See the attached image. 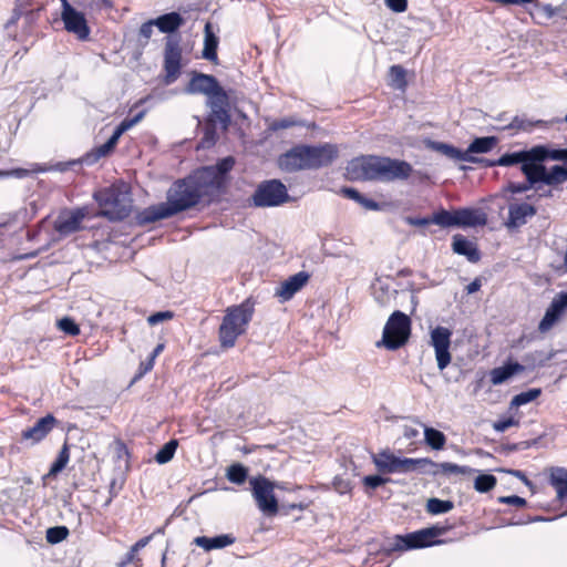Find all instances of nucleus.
<instances>
[{"mask_svg":"<svg viewBox=\"0 0 567 567\" xmlns=\"http://www.w3.org/2000/svg\"><path fill=\"white\" fill-rule=\"evenodd\" d=\"M209 171H196L194 174L176 181L167 190L166 203L152 205L136 216L137 224L145 226L196 206L202 199L213 197L215 187Z\"/></svg>","mask_w":567,"mask_h":567,"instance_id":"f257e3e1","label":"nucleus"},{"mask_svg":"<svg viewBox=\"0 0 567 567\" xmlns=\"http://www.w3.org/2000/svg\"><path fill=\"white\" fill-rule=\"evenodd\" d=\"M346 171L352 181L392 182L409 178L412 166L404 161L365 155L350 161Z\"/></svg>","mask_w":567,"mask_h":567,"instance_id":"f03ea898","label":"nucleus"},{"mask_svg":"<svg viewBox=\"0 0 567 567\" xmlns=\"http://www.w3.org/2000/svg\"><path fill=\"white\" fill-rule=\"evenodd\" d=\"M101 212L110 220H123L132 210V198L124 186L112 185L94 193Z\"/></svg>","mask_w":567,"mask_h":567,"instance_id":"7ed1b4c3","label":"nucleus"},{"mask_svg":"<svg viewBox=\"0 0 567 567\" xmlns=\"http://www.w3.org/2000/svg\"><path fill=\"white\" fill-rule=\"evenodd\" d=\"M410 332V318L399 310L394 311L384 326L381 342L377 344L382 343L389 350H396L408 342Z\"/></svg>","mask_w":567,"mask_h":567,"instance_id":"20e7f679","label":"nucleus"},{"mask_svg":"<svg viewBox=\"0 0 567 567\" xmlns=\"http://www.w3.org/2000/svg\"><path fill=\"white\" fill-rule=\"evenodd\" d=\"M372 458L378 471L384 474L414 472L421 470L422 463H431L430 458H401L390 451L374 454Z\"/></svg>","mask_w":567,"mask_h":567,"instance_id":"39448f33","label":"nucleus"},{"mask_svg":"<svg viewBox=\"0 0 567 567\" xmlns=\"http://www.w3.org/2000/svg\"><path fill=\"white\" fill-rule=\"evenodd\" d=\"M249 483L258 508L267 516L276 515L278 513V501L274 494V483L262 475L251 477Z\"/></svg>","mask_w":567,"mask_h":567,"instance_id":"423d86ee","label":"nucleus"},{"mask_svg":"<svg viewBox=\"0 0 567 567\" xmlns=\"http://www.w3.org/2000/svg\"><path fill=\"white\" fill-rule=\"evenodd\" d=\"M289 195L286 186L278 179L262 182L255 190L251 200L256 207H274L286 203Z\"/></svg>","mask_w":567,"mask_h":567,"instance_id":"0eeeda50","label":"nucleus"},{"mask_svg":"<svg viewBox=\"0 0 567 567\" xmlns=\"http://www.w3.org/2000/svg\"><path fill=\"white\" fill-rule=\"evenodd\" d=\"M61 1V20L63 21L64 29L74 35L79 40H87L90 37V27L86 21V13L73 8L69 0Z\"/></svg>","mask_w":567,"mask_h":567,"instance_id":"6e6552de","label":"nucleus"},{"mask_svg":"<svg viewBox=\"0 0 567 567\" xmlns=\"http://www.w3.org/2000/svg\"><path fill=\"white\" fill-rule=\"evenodd\" d=\"M182 48L179 39L167 37L164 49L165 84L174 83L181 74Z\"/></svg>","mask_w":567,"mask_h":567,"instance_id":"1a4fd4ad","label":"nucleus"},{"mask_svg":"<svg viewBox=\"0 0 567 567\" xmlns=\"http://www.w3.org/2000/svg\"><path fill=\"white\" fill-rule=\"evenodd\" d=\"M451 337V330L445 327L439 326L431 331L430 343L434 348L435 359L440 371H443L451 363L452 357L449 350Z\"/></svg>","mask_w":567,"mask_h":567,"instance_id":"9d476101","label":"nucleus"},{"mask_svg":"<svg viewBox=\"0 0 567 567\" xmlns=\"http://www.w3.org/2000/svg\"><path fill=\"white\" fill-rule=\"evenodd\" d=\"M439 535L436 528H425L406 535H398L392 544V550L422 548L433 544L432 538Z\"/></svg>","mask_w":567,"mask_h":567,"instance_id":"9b49d317","label":"nucleus"},{"mask_svg":"<svg viewBox=\"0 0 567 567\" xmlns=\"http://www.w3.org/2000/svg\"><path fill=\"white\" fill-rule=\"evenodd\" d=\"M207 105L210 109L207 121L209 125L219 124L224 131L228 128L230 115L228 113V96L224 90L217 91L208 97Z\"/></svg>","mask_w":567,"mask_h":567,"instance_id":"f8f14e48","label":"nucleus"},{"mask_svg":"<svg viewBox=\"0 0 567 567\" xmlns=\"http://www.w3.org/2000/svg\"><path fill=\"white\" fill-rule=\"evenodd\" d=\"M307 166L316 169L331 164L338 156V147L333 144H321L317 146L303 145Z\"/></svg>","mask_w":567,"mask_h":567,"instance_id":"ddd939ff","label":"nucleus"},{"mask_svg":"<svg viewBox=\"0 0 567 567\" xmlns=\"http://www.w3.org/2000/svg\"><path fill=\"white\" fill-rule=\"evenodd\" d=\"M85 216V210L81 208L64 212L55 219L54 229L63 237L74 234L81 229V224Z\"/></svg>","mask_w":567,"mask_h":567,"instance_id":"4468645a","label":"nucleus"},{"mask_svg":"<svg viewBox=\"0 0 567 567\" xmlns=\"http://www.w3.org/2000/svg\"><path fill=\"white\" fill-rule=\"evenodd\" d=\"M536 163L535 146L529 150H524L514 153H505L496 161H485L486 166H514L519 164L520 167L525 165L534 167Z\"/></svg>","mask_w":567,"mask_h":567,"instance_id":"2eb2a0df","label":"nucleus"},{"mask_svg":"<svg viewBox=\"0 0 567 567\" xmlns=\"http://www.w3.org/2000/svg\"><path fill=\"white\" fill-rule=\"evenodd\" d=\"M544 163L536 162L534 166L539 185L558 186L567 182V167L554 165L547 169Z\"/></svg>","mask_w":567,"mask_h":567,"instance_id":"dca6fc26","label":"nucleus"},{"mask_svg":"<svg viewBox=\"0 0 567 567\" xmlns=\"http://www.w3.org/2000/svg\"><path fill=\"white\" fill-rule=\"evenodd\" d=\"M310 275L306 271H299L282 281L276 289L275 296L281 302L290 300L298 291H300L309 281Z\"/></svg>","mask_w":567,"mask_h":567,"instance_id":"f3484780","label":"nucleus"},{"mask_svg":"<svg viewBox=\"0 0 567 567\" xmlns=\"http://www.w3.org/2000/svg\"><path fill=\"white\" fill-rule=\"evenodd\" d=\"M220 90H223V87L219 85L216 78L213 75L198 73L190 79L186 92L192 94L202 93L207 95V97H210Z\"/></svg>","mask_w":567,"mask_h":567,"instance_id":"a211bd4d","label":"nucleus"},{"mask_svg":"<svg viewBox=\"0 0 567 567\" xmlns=\"http://www.w3.org/2000/svg\"><path fill=\"white\" fill-rule=\"evenodd\" d=\"M55 423V417L48 414L39 419L33 426L22 431V440L30 441L31 444H35L43 440L53 430Z\"/></svg>","mask_w":567,"mask_h":567,"instance_id":"6ab92c4d","label":"nucleus"},{"mask_svg":"<svg viewBox=\"0 0 567 567\" xmlns=\"http://www.w3.org/2000/svg\"><path fill=\"white\" fill-rule=\"evenodd\" d=\"M303 152V145H299L291 148L287 153L282 154L278 159L280 168L286 172L309 169L307 166V158Z\"/></svg>","mask_w":567,"mask_h":567,"instance_id":"aec40b11","label":"nucleus"},{"mask_svg":"<svg viewBox=\"0 0 567 567\" xmlns=\"http://www.w3.org/2000/svg\"><path fill=\"white\" fill-rule=\"evenodd\" d=\"M252 313L254 303L247 299L239 306L228 308L225 317H230L233 326L241 332H245L249 321L251 320Z\"/></svg>","mask_w":567,"mask_h":567,"instance_id":"412c9836","label":"nucleus"},{"mask_svg":"<svg viewBox=\"0 0 567 567\" xmlns=\"http://www.w3.org/2000/svg\"><path fill=\"white\" fill-rule=\"evenodd\" d=\"M235 159L231 156L225 157L220 159L215 166H207L203 167L200 171H209L212 173V178L214 183V188L212 189V193L214 196L218 195L224 182H225V175L231 171L234 167Z\"/></svg>","mask_w":567,"mask_h":567,"instance_id":"4be33fe9","label":"nucleus"},{"mask_svg":"<svg viewBox=\"0 0 567 567\" xmlns=\"http://www.w3.org/2000/svg\"><path fill=\"white\" fill-rule=\"evenodd\" d=\"M537 210L527 203L513 204L508 207V227H520L527 223V219L536 215Z\"/></svg>","mask_w":567,"mask_h":567,"instance_id":"5701e85b","label":"nucleus"},{"mask_svg":"<svg viewBox=\"0 0 567 567\" xmlns=\"http://www.w3.org/2000/svg\"><path fill=\"white\" fill-rule=\"evenodd\" d=\"M427 146L431 150H433L437 153H441L442 155H444L451 159H454V161H464V162H470V163L483 162V159H480L475 156H471L467 153H464V151L456 148L453 145L443 143V142L430 141L427 143Z\"/></svg>","mask_w":567,"mask_h":567,"instance_id":"b1692460","label":"nucleus"},{"mask_svg":"<svg viewBox=\"0 0 567 567\" xmlns=\"http://www.w3.org/2000/svg\"><path fill=\"white\" fill-rule=\"evenodd\" d=\"M566 307L567 293L563 295L560 299L554 300L551 302L550 307L546 310L545 316L539 322L538 330L540 332H546L550 330Z\"/></svg>","mask_w":567,"mask_h":567,"instance_id":"393cba45","label":"nucleus"},{"mask_svg":"<svg viewBox=\"0 0 567 567\" xmlns=\"http://www.w3.org/2000/svg\"><path fill=\"white\" fill-rule=\"evenodd\" d=\"M520 172L525 175L526 181L524 183H508L506 187L507 192L512 194H522L529 189H542V185L538 184L534 167L525 165L524 167H520Z\"/></svg>","mask_w":567,"mask_h":567,"instance_id":"a878e982","label":"nucleus"},{"mask_svg":"<svg viewBox=\"0 0 567 567\" xmlns=\"http://www.w3.org/2000/svg\"><path fill=\"white\" fill-rule=\"evenodd\" d=\"M429 468V472L433 474H444V475H471L475 472V470L468 466H462L450 462L435 463L431 461V463H422V470Z\"/></svg>","mask_w":567,"mask_h":567,"instance_id":"bb28decb","label":"nucleus"},{"mask_svg":"<svg viewBox=\"0 0 567 567\" xmlns=\"http://www.w3.org/2000/svg\"><path fill=\"white\" fill-rule=\"evenodd\" d=\"M218 43L219 39L213 30V24L210 22H206L204 28V48L202 51V56L207 61L217 63Z\"/></svg>","mask_w":567,"mask_h":567,"instance_id":"cd10ccee","label":"nucleus"},{"mask_svg":"<svg viewBox=\"0 0 567 567\" xmlns=\"http://www.w3.org/2000/svg\"><path fill=\"white\" fill-rule=\"evenodd\" d=\"M456 226L474 227L486 224V215L478 209H460L455 212Z\"/></svg>","mask_w":567,"mask_h":567,"instance_id":"c85d7f7f","label":"nucleus"},{"mask_svg":"<svg viewBox=\"0 0 567 567\" xmlns=\"http://www.w3.org/2000/svg\"><path fill=\"white\" fill-rule=\"evenodd\" d=\"M452 249L455 254L465 256L471 262L480 260L476 246L460 234L453 236Z\"/></svg>","mask_w":567,"mask_h":567,"instance_id":"c756f323","label":"nucleus"},{"mask_svg":"<svg viewBox=\"0 0 567 567\" xmlns=\"http://www.w3.org/2000/svg\"><path fill=\"white\" fill-rule=\"evenodd\" d=\"M194 543L206 551L221 549L235 543V537L229 534L217 535L214 537L198 536Z\"/></svg>","mask_w":567,"mask_h":567,"instance_id":"7c9ffc66","label":"nucleus"},{"mask_svg":"<svg viewBox=\"0 0 567 567\" xmlns=\"http://www.w3.org/2000/svg\"><path fill=\"white\" fill-rule=\"evenodd\" d=\"M154 23L161 32L173 33L185 23V20L178 12H169L154 19Z\"/></svg>","mask_w":567,"mask_h":567,"instance_id":"2f4dec72","label":"nucleus"},{"mask_svg":"<svg viewBox=\"0 0 567 567\" xmlns=\"http://www.w3.org/2000/svg\"><path fill=\"white\" fill-rule=\"evenodd\" d=\"M525 370L524 365L515 362V363H507L503 367L495 368L491 371V382L494 385L502 384L506 382L508 379H511L513 375L523 372Z\"/></svg>","mask_w":567,"mask_h":567,"instance_id":"473e14b6","label":"nucleus"},{"mask_svg":"<svg viewBox=\"0 0 567 567\" xmlns=\"http://www.w3.org/2000/svg\"><path fill=\"white\" fill-rule=\"evenodd\" d=\"M239 329L233 326L230 317H224L219 327V341L223 348H231L235 346L237 338L243 334Z\"/></svg>","mask_w":567,"mask_h":567,"instance_id":"72a5a7b5","label":"nucleus"},{"mask_svg":"<svg viewBox=\"0 0 567 567\" xmlns=\"http://www.w3.org/2000/svg\"><path fill=\"white\" fill-rule=\"evenodd\" d=\"M550 485L555 488L557 498L563 502L567 499V470L556 467L551 470L549 477Z\"/></svg>","mask_w":567,"mask_h":567,"instance_id":"f704fd0d","label":"nucleus"},{"mask_svg":"<svg viewBox=\"0 0 567 567\" xmlns=\"http://www.w3.org/2000/svg\"><path fill=\"white\" fill-rule=\"evenodd\" d=\"M536 162L557 161L567 164V148H551L547 145H536Z\"/></svg>","mask_w":567,"mask_h":567,"instance_id":"c9c22d12","label":"nucleus"},{"mask_svg":"<svg viewBox=\"0 0 567 567\" xmlns=\"http://www.w3.org/2000/svg\"><path fill=\"white\" fill-rule=\"evenodd\" d=\"M498 143L495 136L476 137L467 147L464 153L473 156V154L488 153Z\"/></svg>","mask_w":567,"mask_h":567,"instance_id":"e433bc0d","label":"nucleus"},{"mask_svg":"<svg viewBox=\"0 0 567 567\" xmlns=\"http://www.w3.org/2000/svg\"><path fill=\"white\" fill-rule=\"evenodd\" d=\"M424 440L433 450H442L446 443L444 433L430 426H424Z\"/></svg>","mask_w":567,"mask_h":567,"instance_id":"4c0bfd02","label":"nucleus"},{"mask_svg":"<svg viewBox=\"0 0 567 567\" xmlns=\"http://www.w3.org/2000/svg\"><path fill=\"white\" fill-rule=\"evenodd\" d=\"M226 477L229 482L241 485L248 477V468L240 463L231 464L226 470Z\"/></svg>","mask_w":567,"mask_h":567,"instance_id":"58836bf2","label":"nucleus"},{"mask_svg":"<svg viewBox=\"0 0 567 567\" xmlns=\"http://www.w3.org/2000/svg\"><path fill=\"white\" fill-rule=\"evenodd\" d=\"M69 2L74 9L84 11L85 13L100 9L102 6L111 7L109 0H69Z\"/></svg>","mask_w":567,"mask_h":567,"instance_id":"ea45409f","label":"nucleus"},{"mask_svg":"<svg viewBox=\"0 0 567 567\" xmlns=\"http://www.w3.org/2000/svg\"><path fill=\"white\" fill-rule=\"evenodd\" d=\"M69 460H70V452H69V446L65 443L62 446L61 451L59 452L58 457L52 463V465H51V467L49 470L48 475L49 476L58 475L62 470H64V467L69 463Z\"/></svg>","mask_w":567,"mask_h":567,"instance_id":"a19ab883","label":"nucleus"},{"mask_svg":"<svg viewBox=\"0 0 567 567\" xmlns=\"http://www.w3.org/2000/svg\"><path fill=\"white\" fill-rule=\"evenodd\" d=\"M177 446H178V442L176 440L168 441L156 453L155 461L158 464H165V463L169 462L173 458Z\"/></svg>","mask_w":567,"mask_h":567,"instance_id":"79ce46f5","label":"nucleus"},{"mask_svg":"<svg viewBox=\"0 0 567 567\" xmlns=\"http://www.w3.org/2000/svg\"><path fill=\"white\" fill-rule=\"evenodd\" d=\"M497 480L492 474H481L475 478L474 488L480 493H487L496 486Z\"/></svg>","mask_w":567,"mask_h":567,"instance_id":"37998d69","label":"nucleus"},{"mask_svg":"<svg viewBox=\"0 0 567 567\" xmlns=\"http://www.w3.org/2000/svg\"><path fill=\"white\" fill-rule=\"evenodd\" d=\"M454 507L451 501L439 498H430L426 503V511L431 514H443L450 512Z\"/></svg>","mask_w":567,"mask_h":567,"instance_id":"c03bdc74","label":"nucleus"},{"mask_svg":"<svg viewBox=\"0 0 567 567\" xmlns=\"http://www.w3.org/2000/svg\"><path fill=\"white\" fill-rule=\"evenodd\" d=\"M539 395H540V389H529L528 391L516 394L511 401V406L512 408L522 406L524 404H527V403L534 401Z\"/></svg>","mask_w":567,"mask_h":567,"instance_id":"a18cd8bd","label":"nucleus"},{"mask_svg":"<svg viewBox=\"0 0 567 567\" xmlns=\"http://www.w3.org/2000/svg\"><path fill=\"white\" fill-rule=\"evenodd\" d=\"M69 536V529L65 526H54L47 529L45 538L50 544H58Z\"/></svg>","mask_w":567,"mask_h":567,"instance_id":"49530a36","label":"nucleus"},{"mask_svg":"<svg viewBox=\"0 0 567 567\" xmlns=\"http://www.w3.org/2000/svg\"><path fill=\"white\" fill-rule=\"evenodd\" d=\"M455 212L441 210L433 215L432 223L441 227L456 226Z\"/></svg>","mask_w":567,"mask_h":567,"instance_id":"de8ad7c7","label":"nucleus"},{"mask_svg":"<svg viewBox=\"0 0 567 567\" xmlns=\"http://www.w3.org/2000/svg\"><path fill=\"white\" fill-rule=\"evenodd\" d=\"M542 124H544V122L542 120H538L536 122H530L524 117L515 116L512 120V122L504 128L530 131L535 125H542Z\"/></svg>","mask_w":567,"mask_h":567,"instance_id":"09e8293b","label":"nucleus"},{"mask_svg":"<svg viewBox=\"0 0 567 567\" xmlns=\"http://www.w3.org/2000/svg\"><path fill=\"white\" fill-rule=\"evenodd\" d=\"M58 327L61 331L69 336H78L80 333L79 326L74 322L73 319L69 317H64L58 321Z\"/></svg>","mask_w":567,"mask_h":567,"instance_id":"8fccbe9b","label":"nucleus"},{"mask_svg":"<svg viewBox=\"0 0 567 567\" xmlns=\"http://www.w3.org/2000/svg\"><path fill=\"white\" fill-rule=\"evenodd\" d=\"M217 134H216V125H209L207 121L204 137L200 141L202 147H210L216 143Z\"/></svg>","mask_w":567,"mask_h":567,"instance_id":"3c124183","label":"nucleus"},{"mask_svg":"<svg viewBox=\"0 0 567 567\" xmlns=\"http://www.w3.org/2000/svg\"><path fill=\"white\" fill-rule=\"evenodd\" d=\"M156 27V23H154V19L152 20H148L146 22H144L140 30H138V38H140V41L143 39L144 42L143 44H147L148 40L151 39L152 34H153V28Z\"/></svg>","mask_w":567,"mask_h":567,"instance_id":"603ef678","label":"nucleus"},{"mask_svg":"<svg viewBox=\"0 0 567 567\" xmlns=\"http://www.w3.org/2000/svg\"><path fill=\"white\" fill-rule=\"evenodd\" d=\"M392 80L398 84V87H403L405 82V70L401 65H392L390 68Z\"/></svg>","mask_w":567,"mask_h":567,"instance_id":"864d4df0","label":"nucleus"},{"mask_svg":"<svg viewBox=\"0 0 567 567\" xmlns=\"http://www.w3.org/2000/svg\"><path fill=\"white\" fill-rule=\"evenodd\" d=\"M30 1L31 0H16L12 18L9 20L7 25L17 22V20L24 13L25 9L30 6Z\"/></svg>","mask_w":567,"mask_h":567,"instance_id":"5fc2aeb1","label":"nucleus"},{"mask_svg":"<svg viewBox=\"0 0 567 567\" xmlns=\"http://www.w3.org/2000/svg\"><path fill=\"white\" fill-rule=\"evenodd\" d=\"M144 116V112H140L132 118H125L123 120L120 125L116 127L117 133H121L122 135L132 128L134 125H136Z\"/></svg>","mask_w":567,"mask_h":567,"instance_id":"6e6d98bb","label":"nucleus"},{"mask_svg":"<svg viewBox=\"0 0 567 567\" xmlns=\"http://www.w3.org/2000/svg\"><path fill=\"white\" fill-rule=\"evenodd\" d=\"M173 317H174V313L172 311H158V312H155V313L151 315L147 318V322L151 326H155V324H157L159 322H163V321H166V320H171Z\"/></svg>","mask_w":567,"mask_h":567,"instance_id":"4d7b16f0","label":"nucleus"},{"mask_svg":"<svg viewBox=\"0 0 567 567\" xmlns=\"http://www.w3.org/2000/svg\"><path fill=\"white\" fill-rule=\"evenodd\" d=\"M518 420H515L513 417H507V419H504V420H498L496 422L493 423V429L496 431V432H505L507 429L512 427V426H517L518 425Z\"/></svg>","mask_w":567,"mask_h":567,"instance_id":"13d9d810","label":"nucleus"},{"mask_svg":"<svg viewBox=\"0 0 567 567\" xmlns=\"http://www.w3.org/2000/svg\"><path fill=\"white\" fill-rule=\"evenodd\" d=\"M388 482V478H384L379 475H369L363 478V483L365 486L375 489L379 486L385 484Z\"/></svg>","mask_w":567,"mask_h":567,"instance_id":"bf43d9fd","label":"nucleus"},{"mask_svg":"<svg viewBox=\"0 0 567 567\" xmlns=\"http://www.w3.org/2000/svg\"><path fill=\"white\" fill-rule=\"evenodd\" d=\"M498 502L502 504H508L516 507H523L526 505V499L523 497H519L517 495H511V496H501L498 498Z\"/></svg>","mask_w":567,"mask_h":567,"instance_id":"052dcab7","label":"nucleus"},{"mask_svg":"<svg viewBox=\"0 0 567 567\" xmlns=\"http://www.w3.org/2000/svg\"><path fill=\"white\" fill-rule=\"evenodd\" d=\"M136 554H137L136 551H133V549L130 548V550L125 554L122 561L118 563V567H125L126 565L132 564V563H136L137 564L136 567H140L141 559L136 556Z\"/></svg>","mask_w":567,"mask_h":567,"instance_id":"680f3d73","label":"nucleus"},{"mask_svg":"<svg viewBox=\"0 0 567 567\" xmlns=\"http://www.w3.org/2000/svg\"><path fill=\"white\" fill-rule=\"evenodd\" d=\"M386 6L394 12H403L406 10V0H385Z\"/></svg>","mask_w":567,"mask_h":567,"instance_id":"e2e57ef3","label":"nucleus"},{"mask_svg":"<svg viewBox=\"0 0 567 567\" xmlns=\"http://www.w3.org/2000/svg\"><path fill=\"white\" fill-rule=\"evenodd\" d=\"M334 489L340 494H346L351 491V484L343 478H336L333 482Z\"/></svg>","mask_w":567,"mask_h":567,"instance_id":"0e129e2a","label":"nucleus"},{"mask_svg":"<svg viewBox=\"0 0 567 567\" xmlns=\"http://www.w3.org/2000/svg\"><path fill=\"white\" fill-rule=\"evenodd\" d=\"M341 193H342L346 197H348V198H350V199H353V200H355V202H358V203H359L361 199H363V196H362V195H361L357 189L351 188V187H343V188L341 189Z\"/></svg>","mask_w":567,"mask_h":567,"instance_id":"69168bd1","label":"nucleus"},{"mask_svg":"<svg viewBox=\"0 0 567 567\" xmlns=\"http://www.w3.org/2000/svg\"><path fill=\"white\" fill-rule=\"evenodd\" d=\"M154 534H151L146 537H143L141 538L140 540H137L131 548L133 549V551H138L141 550L142 548H144L145 546H147L150 544V542L152 540Z\"/></svg>","mask_w":567,"mask_h":567,"instance_id":"338daca9","label":"nucleus"},{"mask_svg":"<svg viewBox=\"0 0 567 567\" xmlns=\"http://www.w3.org/2000/svg\"><path fill=\"white\" fill-rule=\"evenodd\" d=\"M113 150V146H111L109 142H106L96 148V157H104L107 154H110Z\"/></svg>","mask_w":567,"mask_h":567,"instance_id":"774afa93","label":"nucleus"}]
</instances>
